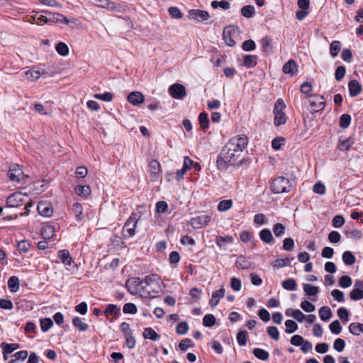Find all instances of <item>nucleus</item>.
Instances as JSON below:
<instances>
[{"mask_svg": "<svg viewBox=\"0 0 363 363\" xmlns=\"http://www.w3.org/2000/svg\"><path fill=\"white\" fill-rule=\"evenodd\" d=\"M58 257L61 259L62 262L67 266H71L73 263L72 258L67 250H60L58 252Z\"/></svg>", "mask_w": 363, "mask_h": 363, "instance_id": "nucleus-23", "label": "nucleus"}, {"mask_svg": "<svg viewBox=\"0 0 363 363\" xmlns=\"http://www.w3.org/2000/svg\"><path fill=\"white\" fill-rule=\"evenodd\" d=\"M303 291L306 295L311 296H315L319 292V289L318 286L313 285L303 284Z\"/></svg>", "mask_w": 363, "mask_h": 363, "instance_id": "nucleus-40", "label": "nucleus"}, {"mask_svg": "<svg viewBox=\"0 0 363 363\" xmlns=\"http://www.w3.org/2000/svg\"><path fill=\"white\" fill-rule=\"evenodd\" d=\"M350 96L354 97L358 96L362 91V86L356 79L350 80L348 83Z\"/></svg>", "mask_w": 363, "mask_h": 363, "instance_id": "nucleus-15", "label": "nucleus"}, {"mask_svg": "<svg viewBox=\"0 0 363 363\" xmlns=\"http://www.w3.org/2000/svg\"><path fill=\"white\" fill-rule=\"evenodd\" d=\"M123 313L127 314H135L137 313V307L134 303H128L123 306Z\"/></svg>", "mask_w": 363, "mask_h": 363, "instance_id": "nucleus-61", "label": "nucleus"}, {"mask_svg": "<svg viewBox=\"0 0 363 363\" xmlns=\"http://www.w3.org/2000/svg\"><path fill=\"white\" fill-rule=\"evenodd\" d=\"M193 165V160L189 157L186 156L184 158V164L182 169H179L176 172V178L177 180L183 179L184 175L186 174L187 170L190 169Z\"/></svg>", "mask_w": 363, "mask_h": 363, "instance_id": "nucleus-14", "label": "nucleus"}, {"mask_svg": "<svg viewBox=\"0 0 363 363\" xmlns=\"http://www.w3.org/2000/svg\"><path fill=\"white\" fill-rule=\"evenodd\" d=\"M170 96L177 99H182L186 94L185 87L181 84H174L169 89Z\"/></svg>", "mask_w": 363, "mask_h": 363, "instance_id": "nucleus-10", "label": "nucleus"}, {"mask_svg": "<svg viewBox=\"0 0 363 363\" xmlns=\"http://www.w3.org/2000/svg\"><path fill=\"white\" fill-rule=\"evenodd\" d=\"M75 192L80 196H87L91 194V189L89 186L79 185L75 187Z\"/></svg>", "mask_w": 363, "mask_h": 363, "instance_id": "nucleus-39", "label": "nucleus"}, {"mask_svg": "<svg viewBox=\"0 0 363 363\" xmlns=\"http://www.w3.org/2000/svg\"><path fill=\"white\" fill-rule=\"evenodd\" d=\"M286 108V104L282 99H278L275 104L273 110L274 115V123L275 126L281 125L286 122V116L284 112Z\"/></svg>", "mask_w": 363, "mask_h": 363, "instance_id": "nucleus-5", "label": "nucleus"}, {"mask_svg": "<svg viewBox=\"0 0 363 363\" xmlns=\"http://www.w3.org/2000/svg\"><path fill=\"white\" fill-rule=\"evenodd\" d=\"M20 286L19 279L16 276L11 277L8 280V288L12 293L18 291Z\"/></svg>", "mask_w": 363, "mask_h": 363, "instance_id": "nucleus-25", "label": "nucleus"}, {"mask_svg": "<svg viewBox=\"0 0 363 363\" xmlns=\"http://www.w3.org/2000/svg\"><path fill=\"white\" fill-rule=\"evenodd\" d=\"M341 48V43L338 40H334L330 43V55L335 57H336Z\"/></svg>", "mask_w": 363, "mask_h": 363, "instance_id": "nucleus-43", "label": "nucleus"}, {"mask_svg": "<svg viewBox=\"0 0 363 363\" xmlns=\"http://www.w3.org/2000/svg\"><path fill=\"white\" fill-rule=\"evenodd\" d=\"M40 328L43 332H47L52 325L53 322L51 318H45L40 320Z\"/></svg>", "mask_w": 363, "mask_h": 363, "instance_id": "nucleus-50", "label": "nucleus"}, {"mask_svg": "<svg viewBox=\"0 0 363 363\" xmlns=\"http://www.w3.org/2000/svg\"><path fill=\"white\" fill-rule=\"evenodd\" d=\"M168 12L174 18L180 19L183 17V13L178 7L171 6L169 8Z\"/></svg>", "mask_w": 363, "mask_h": 363, "instance_id": "nucleus-57", "label": "nucleus"}, {"mask_svg": "<svg viewBox=\"0 0 363 363\" xmlns=\"http://www.w3.org/2000/svg\"><path fill=\"white\" fill-rule=\"evenodd\" d=\"M233 206V201L231 199H225L219 202L218 205V210L220 212H224L229 210Z\"/></svg>", "mask_w": 363, "mask_h": 363, "instance_id": "nucleus-44", "label": "nucleus"}, {"mask_svg": "<svg viewBox=\"0 0 363 363\" xmlns=\"http://www.w3.org/2000/svg\"><path fill=\"white\" fill-rule=\"evenodd\" d=\"M216 323V318L212 314H207L203 318V324L206 327L211 328Z\"/></svg>", "mask_w": 363, "mask_h": 363, "instance_id": "nucleus-52", "label": "nucleus"}, {"mask_svg": "<svg viewBox=\"0 0 363 363\" xmlns=\"http://www.w3.org/2000/svg\"><path fill=\"white\" fill-rule=\"evenodd\" d=\"M105 315L107 317L113 316L116 318L121 315V308L115 304H108L104 311Z\"/></svg>", "mask_w": 363, "mask_h": 363, "instance_id": "nucleus-21", "label": "nucleus"}, {"mask_svg": "<svg viewBox=\"0 0 363 363\" xmlns=\"http://www.w3.org/2000/svg\"><path fill=\"white\" fill-rule=\"evenodd\" d=\"M350 333L355 336L359 335L363 333V323H352L348 327Z\"/></svg>", "mask_w": 363, "mask_h": 363, "instance_id": "nucleus-27", "label": "nucleus"}, {"mask_svg": "<svg viewBox=\"0 0 363 363\" xmlns=\"http://www.w3.org/2000/svg\"><path fill=\"white\" fill-rule=\"evenodd\" d=\"M238 29V27L229 26L223 30V39L228 46L232 47L235 45V41L233 39L231 33L233 31H235Z\"/></svg>", "mask_w": 363, "mask_h": 363, "instance_id": "nucleus-17", "label": "nucleus"}, {"mask_svg": "<svg viewBox=\"0 0 363 363\" xmlns=\"http://www.w3.org/2000/svg\"><path fill=\"white\" fill-rule=\"evenodd\" d=\"M282 70L284 73L294 76L297 72V65L294 60H290L284 65Z\"/></svg>", "mask_w": 363, "mask_h": 363, "instance_id": "nucleus-20", "label": "nucleus"}, {"mask_svg": "<svg viewBox=\"0 0 363 363\" xmlns=\"http://www.w3.org/2000/svg\"><path fill=\"white\" fill-rule=\"evenodd\" d=\"M189 325L186 322L179 323L176 328V332L179 335H184L188 332Z\"/></svg>", "mask_w": 363, "mask_h": 363, "instance_id": "nucleus-60", "label": "nucleus"}, {"mask_svg": "<svg viewBox=\"0 0 363 363\" xmlns=\"http://www.w3.org/2000/svg\"><path fill=\"white\" fill-rule=\"evenodd\" d=\"M241 13L246 18H251L255 13V7L252 5H247L241 9Z\"/></svg>", "mask_w": 363, "mask_h": 363, "instance_id": "nucleus-46", "label": "nucleus"}, {"mask_svg": "<svg viewBox=\"0 0 363 363\" xmlns=\"http://www.w3.org/2000/svg\"><path fill=\"white\" fill-rule=\"evenodd\" d=\"M149 169L154 177H157L160 170V164L157 160H152L149 163Z\"/></svg>", "mask_w": 363, "mask_h": 363, "instance_id": "nucleus-36", "label": "nucleus"}, {"mask_svg": "<svg viewBox=\"0 0 363 363\" xmlns=\"http://www.w3.org/2000/svg\"><path fill=\"white\" fill-rule=\"evenodd\" d=\"M89 1L96 6L105 8L111 11L121 12L123 11L120 4L110 0H89Z\"/></svg>", "mask_w": 363, "mask_h": 363, "instance_id": "nucleus-6", "label": "nucleus"}, {"mask_svg": "<svg viewBox=\"0 0 363 363\" xmlns=\"http://www.w3.org/2000/svg\"><path fill=\"white\" fill-rule=\"evenodd\" d=\"M247 333L245 330H240L237 334V341L240 346H245L247 344Z\"/></svg>", "mask_w": 363, "mask_h": 363, "instance_id": "nucleus-56", "label": "nucleus"}, {"mask_svg": "<svg viewBox=\"0 0 363 363\" xmlns=\"http://www.w3.org/2000/svg\"><path fill=\"white\" fill-rule=\"evenodd\" d=\"M1 347L3 350L4 359L5 361H6L8 359L7 355L16 350L18 347V345L9 344L4 342L1 344Z\"/></svg>", "mask_w": 363, "mask_h": 363, "instance_id": "nucleus-24", "label": "nucleus"}, {"mask_svg": "<svg viewBox=\"0 0 363 363\" xmlns=\"http://www.w3.org/2000/svg\"><path fill=\"white\" fill-rule=\"evenodd\" d=\"M25 76L28 80L33 82L39 79L40 73L38 70L32 68L25 72Z\"/></svg>", "mask_w": 363, "mask_h": 363, "instance_id": "nucleus-38", "label": "nucleus"}, {"mask_svg": "<svg viewBox=\"0 0 363 363\" xmlns=\"http://www.w3.org/2000/svg\"><path fill=\"white\" fill-rule=\"evenodd\" d=\"M23 174L21 167L18 164H12L9 171H8V177L10 180L13 182H19L21 181V175Z\"/></svg>", "mask_w": 363, "mask_h": 363, "instance_id": "nucleus-12", "label": "nucleus"}, {"mask_svg": "<svg viewBox=\"0 0 363 363\" xmlns=\"http://www.w3.org/2000/svg\"><path fill=\"white\" fill-rule=\"evenodd\" d=\"M72 324L79 331L82 332L86 331L89 328V325L83 321L82 318L79 317L73 318Z\"/></svg>", "mask_w": 363, "mask_h": 363, "instance_id": "nucleus-31", "label": "nucleus"}, {"mask_svg": "<svg viewBox=\"0 0 363 363\" xmlns=\"http://www.w3.org/2000/svg\"><path fill=\"white\" fill-rule=\"evenodd\" d=\"M186 16L189 19L195 20L198 22L207 21L210 18V15L207 11L199 9L189 10Z\"/></svg>", "mask_w": 363, "mask_h": 363, "instance_id": "nucleus-9", "label": "nucleus"}, {"mask_svg": "<svg viewBox=\"0 0 363 363\" xmlns=\"http://www.w3.org/2000/svg\"><path fill=\"white\" fill-rule=\"evenodd\" d=\"M224 295L225 289L224 286H222L219 290L213 292L212 297L209 301L210 306L213 308L216 307L218 304L220 298H223Z\"/></svg>", "mask_w": 363, "mask_h": 363, "instance_id": "nucleus-18", "label": "nucleus"}, {"mask_svg": "<svg viewBox=\"0 0 363 363\" xmlns=\"http://www.w3.org/2000/svg\"><path fill=\"white\" fill-rule=\"evenodd\" d=\"M248 143V138L245 135H238L232 138L223 147V155L228 154L229 151L233 150L235 154L241 155Z\"/></svg>", "mask_w": 363, "mask_h": 363, "instance_id": "nucleus-1", "label": "nucleus"}, {"mask_svg": "<svg viewBox=\"0 0 363 363\" xmlns=\"http://www.w3.org/2000/svg\"><path fill=\"white\" fill-rule=\"evenodd\" d=\"M272 42V40L268 36H266L261 40L262 49L263 52L267 53L272 52L273 47Z\"/></svg>", "mask_w": 363, "mask_h": 363, "instance_id": "nucleus-29", "label": "nucleus"}, {"mask_svg": "<svg viewBox=\"0 0 363 363\" xmlns=\"http://www.w3.org/2000/svg\"><path fill=\"white\" fill-rule=\"evenodd\" d=\"M233 238L232 236H217L216 239V244L220 247L225 248L227 244L232 243Z\"/></svg>", "mask_w": 363, "mask_h": 363, "instance_id": "nucleus-32", "label": "nucleus"}, {"mask_svg": "<svg viewBox=\"0 0 363 363\" xmlns=\"http://www.w3.org/2000/svg\"><path fill=\"white\" fill-rule=\"evenodd\" d=\"M345 342L343 339L342 338H337L336 339L335 341H334V343H333V348L340 352L342 351H343V350L345 349Z\"/></svg>", "mask_w": 363, "mask_h": 363, "instance_id": "nucleus-63", "label": "nucleus"}, {"mask_svg": "<svg viewBox=\"0 0 363 363\" xmlns=\"http://www.w3.org/2000/svg\"><path fill=\"white\" fill-rule=\"evenodd\" d=\"M55 49L56 51L62 56H67L69 54V48L65 43H58L55 46Z\"/></svg>", "mask_w": 363, "mask_h": 363, "instance_id": "nucleus-47", "label": "nucleus"}, {"mask_svg": "<svg viewBox=\"0 0 363 363\" xmlns=\"http://www.w3.org/2000/svg\"><path fill=\"white\" fill-rule=\"evenodd\" d=\"M282 287L288 291H296L297 289V284L294 279H287L281 283Z\"/></svg>", "mask_w": 363, "mask_h": 363, "instance_id": "nucleus-35", "label": "nucleus"}, {"mask_svg": "<svg viewBox=\"0 0 363 363\" xmlns=\"http://www.w3.org/2000/svg\"><path fill=\"white\" fill-rule=\"evenodd\" d=\"M257 62V56L246 55L243 57V65L247 68H252L256 66Z\"/></svg>", "mask_w": 363, "mask_h": 363, "instance_id": "nucleus-26", "label": "nucleus"}, {"mask_svg": "<svg viewBox=\"0 0 363 363\" xmlns=\"http://www.w3.org/2000/svg\"><path fill=\"white\" fill-rule=\"evenodd\" d=\"M240 156V154L235 155L233 150L229 151L228 154L224 155L222 149L216 160L218 169L223 171L230 165L240 166L242 164V160H238Z\"/></svg>", "mask_w": 363, "mask_h": 363, "instance_id": "nucleus-2", "label": "nucleus"}, {"mask_svg": "<svg viewBox=\"0 0 363 363\" xmlns=\"http://www.w3.org/2000/svg\"><path fill=\"white\" fill-rule=\"evenodd\" d=\"M199 121L201 125V128L206 130L209 128V119L208 114L206 112H202L199 116Z\"/></svg>", "mask_w": 363, "mask_h": 363, "instance_id": "nucleus-37", "label": "nucleus"}, {"mask_svg": "<svg viewBox=\"0 0 363 363\" xmlns=\"http://www.w3.org/2000/svg\"><path fill=\"white\" fill-rule=\"evenodd\" d=\"M143 337L152 341H157L160 339L158 335L152 328H146L143 332Z\"/></svg>", "mask_w": 363, "mask_h": 363, "instance_id": "nucleus-30", "label": "nucleus"}, {"mask_svg": "<svg viewBox=\"0 0 363 363\" xmlns=\"http://www.w3.org/2000/svg\"><path fill=\"white\" fill-rule=\"evenodd\" d=\"M269 216L263 213H257L254 216V222L259 225H269Z\"/></svg>", "mask_w": 363, "mask_h": 363, "instance_id": "nucleus-33", "label": "nucleus"}, {"mask_svg": "<svg viewBox=\"0 0 363 363\" xmlns=\"http://www.w3.org/2000/svg\"><path fill=\"white\" fill-rule=\"evenodd\" d=\"M24 21H28L30 23H34L37 25H43L45 23H48V17L39 13L37 11H33L30 13H26L24 15Z\"/></svg>", "mask_w": 363, "mask_h": 363, "instance_id": "nucleus-7", "label": "nucleus"}, {"mask_svg": "<svg viewBox=\"0 0 363 363\" xmlns=\"http://www.w3.org/2000/svg\"><path fill=\"white\" fill-rule=\"evenodd\" d=\"M132 284L134 285L135 293L142 297H149L152 296V293L157 291V289H154L147 282L145 281L144 279H140V278H135ZM132 293L133 294L134 291H132Z\"/></svg>", "mask_w": 363, "mask_h": 363, "instance_id": "nucleus-4", "label": "nucleus"}, {"mask_svg": "<svg viewBox=\"0 0 363 363\" xmlns=\"http://www.w3.org/2000/svg\"><path fill=\"white\" fill-rule=\"evenodd\" d=\"M353 141L351 140V138L345 139L340 142L339 145V149L342 151H347L350 150Z\"/></svg>", "mask_w": 363, "mask_h": 363, "instance_id": "nucleus-64", "label": "nucleus"}, {"mask_svg": "<svg viewBox=\"0 0 363 363\" xmlns=\"http://www.w3.org/2000/svg\"><path fill=\"white\" fill-rule=\"evenodd\" d=\"M253 354L259 359L261 360H267L269 359V354L264 350L260 348H255L253 350Z\"/></svg>", "mask_w": 363, "mask_h": 363, "instance_id": "nucleus-45", "label": "nucleus"}, {"mask_svg": "<svg viewBox=\"0 0 363 363\" xmlns=\"http://www.w3.org/2000/svg\"><path fill=\"white\" fill-rule=\"evenodd\" d=\"M295 185V179H289L285 177L280 176L272 181L271 188L274 194H281L289 192Z\"/></svg>", "mask_w": 363, "mask_h": 363, "instance_id": "nucleus-3", "label": "nucleus"}, {"mask_svg": "<svg viewBox=\"0 0 363 363\" xmlns=\"http://www.w3.org/2000/svg\"><path fill=\"white\" fill-rule=\"evenodd\" d=\"M286 333H293L298 329V325L292 320H287L285 322Z\"/></svg>", "mask_w": 363, "mask_h": 363, "instance_id": "nucleus-55", "label": "nucleus"}, {"mask_svg": "<svg viewBox=\"0 0 363 363\" xmlns=\"http://www.w3.org/2000/svg\"><path fill=\"white\" fill-rule=\"evenodd\" d=\"M235 266L238 269H247L251 267V263L245 256L240 255L238 257Z\"/></svg>", "mask_w": 363, "mask_h": 363, "instance_id": "nucleus-28", "label": "nucleus"}, {"mask_svg": "<svg viewBox=\"0 0 363 363\" xmlns=\"http://www.w3.org/2000/svg\"><path fill=\"white\" fill-rule=\"evenodd\" d=\"M55 228H41V235L45 240H49L54 236Z\"/></svg>", "mask_w": 363, "mask_h": 363, "instance_id": "nucleus-62", "label": "nucleus"}, {"mask_svg": "<svg viewBox=\"0 0 363 363\" xmlns=\"http://www.w3.org/2000/svg\"><path fill=\"white\" fill-rule=\"evenodd\" d=\"M72 211L78 220H82L83 218V208L81 203L75 202L72 206Z\"/></svg>", "mask_w": 363, "mask_h": 363, "instance_id": "nucleus-41", "label": "nucleus"}, {"mask_svg": "<svg viewBox=\"0 0 363 363\" xmlns=\"http://www.w3.org/2000/svg\"><path fill=\"white\" fill-rule=\"evenodd\" d=\"M267 332L269 337H271L274 340L277 341L279 339V333L277 327L275 326H269L267 328Z\"/></svg>", "mask_w": 363, "mask_h": 363, "instance_id": "nucleus-58", "label": "nucleus"}, {"mask_svg": "<svg viewBox=\"0 0 363 363\" xmlns=\"http://www.w3.org/2000/svg\"><path fill=\"white\" fill-rule=\"evenodd\" d=\"M37 210L41 216L45 217H50L53 213L51 204L47 201H40L38 204Z\"/></svg>", "mask_w": 363, "mask_h": 363, "instance_id": "nucleus-13", "label": "nucleus"}, {"mask_svg": "<svg viewBox=\"0 0 363 363\" xmlns=\"http://www.w3.org/2000/svg\"><path fill=\"white\" fill-rule=\"evenodd\" d=\"M329 328H330L331 333L333 334H335V335L340 334L342 331V326H341L339 320H337L333 321L330 324Z\"/></svg>", "mask_w": 363, "mask_h": 363, "instance_id": "nucleus-54", "label": "nucleus"}, {"mask_svg": "<svg viewBox=\"0 0 363 363\" xmlns=\"http://www.w3.org/2000/svg\"><path fill=\"white\" fill-rule=\"evenodd\" d=\"M339 285L342 288H347L352 285V279L347 276H342L339 279Z\"/></svg>", "mask_w": 363, "mask_h": 363, "instance_id": "nucleus-59", "label": "nucleus"}, {"mask_svg": "<svg viewBox=\"0 0 363 363\" xmlns=\"http://www.w3.org/2000/svg\"><path fill=\"white\" fill-rule=\"evenodd\" d=\"M211 220V219L210 216L206 214H203L197 217L193 218L191 220V225H201V226L208 225H210Z\"/></svg>", "mask_w": 363, "mask_h": 363, "instance_id": "nucleus-19", "label": "nucleus"}, {"mask_svg": "<svg viewBox=\"0 0 363 363\" xmlns=\"http://www.w3.org/2000/svg\"><path fill=\"white\" fill-rule=\"evenodd\" d=\"M351 123V116L349 114L345 113L340 116V126L342 128H347L349 127Z\"/></svg>", "mask_w": 363, "mask_h": 363, "instance_id": "nucleus-53", "label": "nucleus"}, {"mask_svg": "<svg viewBox=\"0 0 363 363\" xmlns=\"http://www.w3.org/2000/svg\"><path fill=\"white\" fill-rule=\"evenodd\" d=\"M315 101H310L311 106H315L320 110L324 108L325 102L323 96H314Z\"/></svg>", "mask_w": 363, "mask_h": 363, "instance_id": "nucleus-48", "label": "nucleus"}, {"mask_svg": "<svg viewBox=\"0 0 363 363\" xmlns=\"http://www.w3.org/2000/svg\"><path fill=\"white\" fill-rule=\"evenodd\" d=\"M342 260L347 265H352L355 263L356 258L350 251H345L342 254Z\"/></svg>", "mask_w": 363, "mask_h": 363, "instance_id": "nucleus-42", "label": "nucleus"}, {"mask_svg": "<svg viewBox=\"0 0 363 363\" xmlns=\"http://www.w3.org/2000/svg\"><path fill=\"white\" fill-rule=\"evenodd\" d=\"M148 212L147 208L145 206H140L138 207L136 212H134L131 214L129 218L126 220L124 227H128L130 225H133V227H136L138 220H140L141 216L143 213H147Z\"/></svg>", "mask_w": 363, "mask_h": 363, "instance_id": "nucleus-8", "label": "nucleus"}, {"mask_svg": "<svg viewBox=\"0 0 363 363\" xmlns=\"http://www.w3.org/2000/svg\"><path fill=\"white\" fill-rule=\"evenodd\" d=\"M23 203V194L21 191H16L11 194L6 200L8 207L16 208Z\"/></svg>", "mask_w": 363, "mask_h": 363, "instance_id": "nucleus-11", "label": "nucleus"}, {"mask_svg": "<svg viewBox=\"0 0 363 363\" xmlns=\"http://www.w3.org/2000/svg\"><path fill=\"white\" fill-rule=\"evenodd\" d=\"M350 297L353 301H359L363 298V288L354 289L350 293Z\"/></svg>", "mask_w": 363, "mask_h": 363, "instance_id": "nucleus-49", "label": "nucleus"}, {"mask_svg": "<svg viewBox=\"0 0 363 363\" xmlns=\"http://www.w3.org/2000/svg\"><path fill=\"white\" fill-rule=\"evenodd\" d=\"M332 315L331 310L328 306H323L319 309V316L322 320L327 321Z\"/></svg>", "mask_w": 363, "mask_h": 363, "instance_id": "nucleus-34", "label": "nucleus"}, {"mask_svg": "<svg viewBox=\"0 0 363 363\" xmlns=\"http://www.w3.org/2000/svg\"><path fill=\"white\" fill-rule=\"evenodd\" d=\"M260 238L265 242L269 243L272 242L273 237L269 230L264 228L259 233Z\"/></svg>", "mask_w": 363, "mask_h": 363, "instance_id": "nucleus-51", "label": "nucleus"}, {"mask_svg": "<svg viewBox=\"0 0 363 363\" xmlns=\"http://www.w3.org/2000/svg\"><path fill=\"white\" fill-rule=\"evenodd\" d=\"M145 281L147 282L150 286H152L154 289H159L161 283L160 277L157 274H150L146 276L143 279Z\"/></svg>", "mask_w": 363, "mask_h": 363, "instance_id": "nucleus-22", "label": "nucleus"}, {"mask_svg": "<svg viewBox=\"0 0 363 363\" xmlns=\"http://www.w3.org/2000/svg\"><path fill=\"white\" fill-rule=\"evenodd\" d=\"M145 97L140 91H133L128 95V101L133 106H138L144 102Z\"/></svg>", "mask_w": 363, "mask_h": 363, "instance_id": "nucleus-16", "label": "nucleus"}]
</instances>
